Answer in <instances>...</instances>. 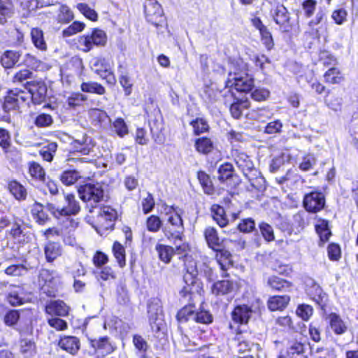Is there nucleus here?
<instances>
[{
	"label": "nucleus",
	"mask_w": 358,
	"mask_h": 358,
	"mask_svg": "<svg viewBox=\"0 0 358 358\" xmlns=\"http://www.w3.org/2000/svg\"><path fill=\"white\" fill-rule=\"evenodd\" d=\"M306 352L305 343L294 341L291 343L285 351H281L278 358H297Z\"/></svg>",
	"instance_id": "f704fd0d"
},
{
	"label": "nucleus",
	"mask_w": 358,
	"mask_h": 358,
	"mask_svg": "<svg viewBox=\"0 0 358 358\" xmlns=\"http://www.w3.org/2000/svg\"><path fill=\"white\" fill-rule=\"evenodd\" d=\"M229 65L234 77L249 74V64L240 57L230 59Z\"/></svg>",
	"instance_id": "49530a36"
},
{
	"label": "nucleus",
	"mask_w": 358,
	"mask_h": 358,
	"mask_svg": "<svg viewBox=\"0 0 358 358\" xmlns=\"http://www.w3.org/2000/svg\"><path fill=\"white\" fill-rule=\"evenodd\" d=\"M316 164V158L313 154H306L302 157L301 162L299 164V169L302 171H308L313 169Z\"/></svg>",
	"instance_id": "338daca9"
},
{
	"label": "nucleus",
	"mask_w": 358,
	"mask_h": 358,
	"mask_svg": "<svg viewBox=\"0 0 358 358\" xmlns=\"http://www.w3.org/2000/svg\"><path fill=\"white\" fill-rule=\"evenodd\" d=\"M108 42L106 32L100 27H94L90 31L77 38L78 49L83 52L87 53L94 48L105 47Z\"/></svg>",
	"instance_id": "7ed1b4c3"
},
{
	"label": "nucleus",
	"mask_w": 358,
	"mask_h": 358,
	"mask_svg": "<svg viewBox=\"0 0 358 358\" xmlns=\"http://www.w3.org/2000/svg\"><path fill=\"white\" fill-rule=\"evenodd\" d=\"M20 309H10L3 316V322L8 327H14L18 324Z\"/></svg>",
	"instance_id": "0e129e2a"
},
{
	"label": "nucleus",
	"mask_w": 358,
	"mask_h": 358,
	"mask_svg": "<svg viewBox=\"0 0 358 358\" xmlns=\"http://www.w3.org/2000/svg\"><path fill=\"white\" fill-rule=\"evenodd\" d=\"M185 226L182 215L178 208L166 205L164 207L162 233L167 240L176 243L182 241L185 238Z\"/></svg>",
	"instance_id": "f257e3e1"
},
{
	"label": "nucleus",
	"mask_w": 358,
	"mask_h": 358,
	"mask_svg": "<svg viewBox=\"0 0 358 358\" xmlns=\"http://www.w3.org/2000/svg\"><path fill=\"white\" fill-rule=\"evenodd\" d=\"M315 230L320 238V242L322 244L329 241L332 235L329 220L321 217L317 218Z\"/></svg>",
	"instance_id": "e433bc0d"
},
{
	"label": "nucleus",
	"mask_w": 358,
	"mask_h": 358,
	"mask_svg": "<svg viewBox=\"0 0 358 358\" xmlns=\"http://www.w3.org/2000/svg\"><path fill=\"white\" fill-rule=\"evenodd\" d=\"M196 178L205 194L214 195L215 194H219L215 185H214L213 178L205 171L199 170L196 172Z\"/></svg>",
	"instance_id": "a878e982"
},
{
	"label": "nucleus",
	"mask_w": 358,
	"mask_h": 358,
	"mask_svg": "<svg viewBox=\"0 0 358 358\" xmlns=\"http://www.w3.org/2000/svg\"><path fill=\"white\" fill-rule=\"evenodd\" d=\"M189 124L192 127L194 136H199L203 134L208 133L210 127L208 120L203 117H197L192 119Z\"/></svg>",
	"instance_id": "a18cd8bd"
},
{
	"label": "nucleus",
	"mask_w": 358,
	"mask_h": 358,
	"mask_svg": "<svg viewBox=\"0 0 358 358\" xmlns=\"http://www.w3.org/2000/svg\"><path fill=\"white\" fill-rule=\"evenodd\" d=\"M15 13L14 0H0V24L7 23Z\"/></svg>",
	"instance_id": "ea45409f"
},
{
	"label": "nucleus",
	"mask_w": 358,
	"mask_h": 358,
	"mask_svg": "<svg viewBox=\"0 0 358 358\" xmlns=\"http://www.w3.org/2000/svg\"><path fill=\"white\" fill-rule=\"evenodd\" d=\"M155 250L159 259L165 264L171 262L174 257L173 247L164 243H157L155 245Z\"/></svg>",
	"instance_id": "c03bdc74"
},
{
	"label": "nucleus",
	"mask_w": 358,
	"mask_h": 358,
	"mask_svg": "<svg viewBox=\"0 0 358 358\" xmlns=\"http://www.w3.org/2000/svg\"><path fill=\"white\" fill-rule=\"evenodd\" d=\"M29 105V97L23 90H8L3 97V109L6 112L18 110Z\"/></svg>",
	"instance_id": "6e6552de"
},
{
	"label": "nucleus",
	"mask_w": 358,
	"mask_h": 358,
	"mask_svg": "<svg viewBox=\"0 0 358 358\" xmlns=\"http://www.w3.org/2000/svg\"><path fill=\"white\" fill-rule=\"evenodd\" d=\"M27 172L34 181L39 182H45V170L38 162L35 161L29 162L27 163Z\"/></svg>",
	"instance_id": "4c0bfd02"
},
{
	"label": "nucleus",
	"mask_w": 358,
	"mask_h": 358,
	"mask_svg": "<svg viewBox=\"0 0 358 358\" xmlns=\"http://www.w3.org/2000/svg\"><path fill=\"white\" fill-rule=\"evenodd\" d=\"M30 37L34 46L41 51H45L48 45L45 39L44 32L39 27H33L30 30Z\"/></svg>",
	"instance_id": "79ce46f5"
},
{
	"label": "nucleus",
	"mask_w": 358,
	"mask_h": 358,
	"mask_svg": "<svg viewBox=\"0 0 358 358\" xmlns=\"http://www.w3.org/2000/svg\"><path fill=\"white\" fill-rule=\"evenodd\" d=\"M80 90L83 92L99 96L104 95L106 93V87L101 83L96 81L83 82L80 85Z\"/></svg>",
	"instance_id": "09e8293b"
},
{
	"label": "nucleus",
	"mask_w": 358,
	"mask_h": 358,
	"mask_svg": "<svg viewBox=\"0 0 358 358\" xmlns=\"http://www.w3.org/2000/svg\"><path fill=\"white\" fill-rule=\"evenodd\" d=\"M259 229L263 238L267 242H272L275 240L274 231L271 225L266 222H261L259 224Z\"/></svg>",
	"instance_id": "052dcab7"
},
{
	"label": "nucleus",
	"mask_w": 358,
	"mask_h": 358,
	"mask_svg": "<svg viewBox=\"0 0 358 358\" xmlns=\"http://www.w3.org/2000/svg\"><path fill=\"white\" fill-rule=\"evenodd\" d=\"M252 306L245 303L235 305L231 312V318L234 324L238 327L248 325L252 317Z\"/></svg>",
	"instance_id": "f3484780"
},
{
	"label": "nucleus",
	"mask_w": 358,
	"mask_h": 358,
	"mask_svg": "<svg viewBox=\"0 0 358 358\" xmlns=\"http://www.w3.org/2000/svg\"><path fill=\"white\" fill-rule=\"evenodd\" d=\"M76 8L87 19L92 22H96L98 20V13L95 10L91 8L88 4L85 3H78L76 5Z\"/></svg>",
	"instance_id": "bf43d9fd"
},
{
	"label": "nucleus",
	"mask_w": 358,
	"mask_h": 358,
	"mask_svg": "<svg viewBox=\"0 0 358 358\" xmlns=\"http://www.w3.org/2000/svg\"><path fill=\"white\" fill-rule=\"evenodd\" d=\"M144 13L147 21L156 28L166 26V20L162 7L156 0L145 1L144 3Z\"/></svg>",
	"instance_id": "1a4fd4ad"
},
{
	"label": "nucleus",
	"mask_w": 358,
	"mask_h": 358,
	"mask_svg": "<svg viewBox=\"0 0 358 358\" xmlns=\"http://www.w3.org/2000/svg\"><path fill=\"white\" fill-rule=\"evenodd\" d=\"M19 351L24 358H31L37 354L36 343L32 339L20 338Z\"/></svg>",
	"instance_id": "37998d69"
},
{
	"label": "nucleus",
	"mask_w": 358,
	"mask_h": 358,
	"mask_svg": "<svg viewBox=\"0 0 358 358\" xmlns=\"http://www.w3.org/2000/svg\"><path fill=\"white\" fill-rule=\"evenodd\" d=\"M57 345L68 354L76 355L80 349V341L76 336L61 335L59 337Z\"/></svg>",
	"instance_id": "412c9836"
},
{
	"label": "nucleus",
	"mask_w": 358,
	"mask_h": 358,
	"mask_svg": "<svg viewBox=\"0 0 358 358\" xmlns=\"http://www.w3.org/2000/svg\"><path fill=\"white\" fill-rule=\"evenodd\" d=\"M88 342L90 347L95 352L100 353L104 356L112 354L116 350V347L111 338L107 335L99 336V338H89Z\"/></svg>",
	"instance_id": "a211bd4d"
},
{
	"label": "nucleus",
	"mask_w": 358,
	"mask_h": 358,
	"mask_svg": "<svg viewBox=\"0 0 358 358\" xmlns=\"http://www.w3.org/2000/svg\"><path fill=\"white\" fill-rule=\"evenodd\" d=\"M235 282L231 280L222 279L217 280L212 285L211 292L216 296H224L234 292Z\"/></svg>",
	"instance_id": "cd10ccee"
},
{
	"label": "nucleus",
	"mask_w": 358,
	"mask_h": 358,
	"mask_svg": "<svg viewBox=\"0 0 358 358\" xmlns=\"http://www.w3.org/2000/svg\"><path fill=\"white\" fill-rule=\"evenodd\" d=\"M324 83L328 85L340 86L345 80V74L338 66H331L327 69L323 73Z\"/></svg>",
	"instance_id": "b1692460"
},
{
	"label": "nucleus",
	"mask_w": 358,
	"mask_h": 358,
	"mask_svg": "<svg viewBox=\"0 0 358 358\" xmlns=\"http://www.w3.org/2000/svg\"><path fill=\"white\" fill-rule=\"evenodd\" d=\"M115 218V210L110 206H104L97 216V229L102 231L112 229Z\"/></svg>",
	"instance_id": "5701e85b"
},
{
	"label": "nucleus",
	"mask_w": 358,
	"mask_h": 358,
	"mask_svg": "<svg viewBox=\"0 0 358 358\" xmlns=\"http://www.w3.org/2000/svg\"><path fill=\"white\" fill-rule=\"evenodd\" d=\"M45 260L48 263H52L62 256L63 249L62 245L57 241H49L43 248Z\"/></svg>",
	"instance_id": "72a5a7b5"
},
{
	"label": "nucleus",
	"mask_w": 358,
	"mask_h": 358,
	"mask_svg": "<svg viewBox=\"0 0 358 358\" xmlns=\"http://www.w3.org/2000/svg\"><path fill=\"white\" fill-rule=\"evenodd\" d=\"M24 87L30 94V99L34 105H40L45 102L48 88L43 80L27 81Z\"/></svg>",
	"instance_id": "2eb2a0df"
},
{
	"label": "nucleus",
	"mask_w": 358,
	"mask_h": 358,
	"mask_svg": "<svg viewBox=\"0 0 358 358\" xmlns=\"http://www.w3.org/2000/svg\"><path fill=\"white\" fill-rule=\"evenodd\" d=\"M184 306H182L176 313V318L178 323H186L191 317L195 315V305L194 302H186Z\"/></svg>",
	"instance_id": "de8ad7c7"
},
{
	"label": "nucleus",
	"mask_w": 358,
	"mask_h": 358,
	"mask_svg": "<svg viewBox=\"0 0 358 358\" xmlns=\"http://www.w3.org/2000/svg\"><path fill=\"white\" fill-rule=\"evenodd\" d=\"M271 13L273 20L278 25L282 32L289 33L292 31L294 26L291 21L290 14L282 3H278Z\"/></svg>",
	"instance_id": "4468645a"
},
{
	"label": "nucleus",
	"mask_w": 358,
	"mask_h": 358,
	"mask_svg": "<svg viewBox=\"0 0 358 358\" xmlns=\"http://www.w3.org/2000/svg\"><path fill=\"white\" fill-rule=\"evenodd\" d=\"M194 147L200 155H208L215 148L213 140L207 136H203L194 139Z\"/></svg>",
	"instance_id": "473e14b6"
},
{
	"label": "nucleus",
	"mask_w": 358,
	"mask_h": 358,
	"mask_svg": "<svg viewBox=\"0 0 358 358\" xmlns=\"http://www.w3.org/2000/svg\"><path fill=\"white\" fill-rule=\"evenodd\" d=\"M31 215L35 222L44 226L51 221V217L45 210V207L41 203L35 201L31 207Z\"/></svg>",
	"instance_id": "bb28decb"
},
{
	"label": "nucleus",
	"mask_w": 358,
	"mask_h": 358,
	"mask_svg": "<svg viewBox=\"0 0 358 358\" xmlns=\"http://www.w3.org/2000/svg\"><path fill=\"white\" fill-rule=\"evenodd\" d=\"M203 236L208 247L211 250L223 245L224 240L220 238L218 232L214 227H206L203 231Z\"/></svg>",
	"instance_id": "c9c22d12"
},
{
	"label": "nucleus",
	"mask_w": 358,
	"mask_h": 358,
	"mask_svg": "<svg viewBox=\"0 0 358 358\" xmlns=\"http://www.w3.org/2000/svg\"><path fill=\"white\" fill-rule=\"evenodd\" d=\"M268 286L273 291L287 292L293 287L292 282L277 275H271L267 280Z\"/></svg>",
	"instance_id": "58836bf2"
},
{
	"label": "nucleus",
	"mask_w": 358,
	"mask_h": 358,
	"mask_svg": "<svg viewBox=\"0 0 358 358\" xmlns=\"http://www.w3.org/2000/svg\"><path fill=\"white\" fill-rule=\"evenodd\" d=\"M87 100V97L80 92L71 93L66 99L68 108L76 109L83 106V103Z\"/></svg>",
	"instance_id": "4d7b16f0"
},
{
	"label": "nucleus",
	"mask_w": 358,
	"mask_h": 358,
	"mask_svg": "<svg viewBox=\"0 0 358 358\" xmlns=\"http://www.w3.org/2000/svg\"><path fill=\"white\" fill-rule=\"evenodd\" d=\"M194 320L196 323L210 324L213 322V317L210 311L203 309H199L195 312Z\"/></svg>",
	"instance_id": "e2e57ef3"
},
{
	"label": "nucleus",
	"mask_w": 358,
	"mask_h": 358,
	"mask_svg": "<svg viewBox=\"0 0 358 358\" xmlns=\"http://www.w3.org/2000/svg\"><path fill=\"white\" fill-rule=\"evenodd\" d=\"M6 189L18 201H25L27 198V188L16 179L9 180L7 182Z\"/></svg>",
	"instance_id": "7c9ffc66"
},
{
	"label": "nucleus",
	"mask_w": 358,
	"mask_h": 358,
	"mask_svg": "<svg viewBox=\"0 0 358 358\" xmlns=\"http://www.w3.org/2000/svg\"><path fill=\"white\" fill-rule=\"evenodd\" d=\"M73 19L74 14L70 8L66 4L61 5L57 14L58 22L62 24H68Z\"/></svg>",
	"instance_id": "13d9d810"
},
{
	"label": "nucleus",
	"mask_w": 358,
	"mask_h": 358,
	"mask_svg": "<svg viewBox=\"0 0 358 358\" xmlns=\"http://www.w3.org/2000/svg\"><path fill=\"white\" fill-rule=\"evenodd\" d=\"M85 27L86 25L83 22L73 21L70 25L62 30V35L64 38L72 36L82 32Z\"/></svg>",
	"instance_id": "5fc2aeb1"
},
{
	"label": "nucleus",
	"mask_w": 358,
	"mask_h": 358,
	"mask_svg": "<svg viewBox=\"0 0 358 358\" xmlns=\"http://www.w3.org/2000/svg\"><path fill=\"white\" fill-rule=\"evenodd\" d=\"M66 204L61 208H57L55 211L53 210L55 207L52 204H48L49 210L52 212L53 215L58 218L59 216L70 217L76 215L80 211L79 202L76 200V196L73 193H66L64 196Z\"/></svg>",
	"instance_id": "ddd939ff"
},
{
	"label": "nucleus",
	"mask_w": 358,
	"mask_h": 358,
	"mask_svg": "<svg viewBox=\"0 0 358 358\" xmlns=\"http://www.w3.org/2000/svg\"><path fill=\"white\" fill-rule=\"evenodd\" d=\"M59 179L63 185L70 186L81 179V176L76 169H66L62 171Z\"/></svg>",
	"instance_id": "8fccbe9b"
},
{
	"label": "nucleus",
	"mask_w": 358,
	"mask_h": 358,
	"mask_svg": "<svg viewBox=\"0 0 358 358\" xmlns=\"http://www.w3.org/2000/svg\"><path fill=\"white\" fill-rule=\"evenodd\" d=\"M60 237L64 244L73 245L76 243L74 232L78 226V222L73 218L66 217L58 222Z\"/></svg>",
	"instance_id": "dca6fc26"
},
{
	"label": "nucleus",
	"mask_w": 358,
	"mask_h": 358,
	"mask_svg": "<svg viewBox=\"0 0 358 358\" xmlns=\"http://www.w3.org/2000/svg\"><path fill=\"white\" fill-rule=\"evenodd\" d=\"M80 199L96 206L105 199V191L102 182H86L80 185L78 189Z\"/></svg>",
	"instance_id": "423d86ee"
},
{
	"label": "nucleus",
	"mask_w": 358,
	"mask_h": 358,
	"mask_svg": "<svg viewBox=\"0 0 358 358\" xmlns=\"http://www.w3.org/2000/svg\"><path fill=\"white\" fill-rule=\"evenodd\" d=\"M217 179L220 183L226 184L231 189L236 188L241 182V179L234 165L229 162H225L218 166Z\"/></svg>",
	"instance_id": "9b49d317"
},
{
	"label": "nucleus",
	"mask_w": 358,
	"mask_h": 358,
	"mask_svg": "<svg viewBox=\"0 0 358 358\" xmlns=\"http://www.w3.org/2000/svg\"><path fill=\"white\" fill-rule=\"evenodd\" d=\"M325 320L327 322V327L336 335L341 336L348 331V327L340 315L335 312L327 314Z\"/></svg>",
	"instance_id": "4be33fe9"
},
{
	"label": "nucleus",
	"mask_w": 358,
	"mask_h": 358,
	"mask_svg": "<svg viewBox=\"0 0 358 358\" xmlns=\"http://www.w3.org/2000/svg\"><path fill=\"white\" fill-rule=\"evenodd\" d=\"M230 154L237 167L248 180L252 181L253 178L257 177V173H259L255 168L251 157L246 152L241 149L233 148Z\"/></svg>",
	"instance_id": "0eeeda50"
},
{
	"label": "nucleus",
	"mask_w": 358,
	"mask_h": 358,
	"mask_svg": "<svg viewBox=\"0 0 358 358\" xmlns=\"http://www.w3.org/2000/svg\"><path fill=\"white\" fill-rule=\"evenodd\" d=\"M210 213L213 220L220 227L223 228L229 224L225 209L220 204H213L210 207Z\"/></svg>",
	"instance_id": "a19ab883"
},
{
	"label": "nucleus",
	"mask_w": 358,
	"mask_h": 358,
	"mask_svg": "<svg viewBox=\"0 0 358 358\" xmlns=\"http://www.w3.org/2000/svg\"><path fill=\"white\" fill-rule=\"evenodd\" d=\"M311 90L317 96H322L324 103L330 109L338 111L341 109L343 99L319 79L308 81Z\"/></svg>",
	"instance_id": "20e7f679"
},
{
	"label": "nucleus",
	"mask_w": 358,
	"mask_h": 358,
	"mask_svg": "<svg viewBox=\"0 0 358 358\" xmlns=\"http://www.w3.org/2000/svg\"><path fill=\"white\" fill-rule=\"evenodd\" d=\"M296 314L303 320L307 322L313 314V308L310 305L301 303L298 305Z\"/></svg>",
	"instance_id": "69168bd1"
},
{
	"label": "nucleus",
	"mask_w": 358,
	"mask_h": 358,
	"mask_svg": "<svg viewBox=\"0 0 358 358\" xmlns=\"http://www.w3.org/2000/svg\"><path fill=\"white\" fill-rule=\"evenodd\" d=\"M252 26L259 31L260 39L268 51L273 49L275 43L269 29L263 23L259 17L251 19Z\"/></svg>",
	"instance_id": "6ab92c4d"
},
{
	"label": "nucleus",
	"mask_w": 358,
	"mask_h": 358,
	"mask_svg": "<svg viewBox=\"0 0 358 358\" xmlns=\"http://www.w3.org/2000/svg\"><path fill=\"white\" fill-rule=\"evenodd\" d=\"M90 69L94 74L105 81L106 85L113 88L117 84V78L113 64L102 56L94 57L90 62Z\"/></svg>",
	"instance_id": "39448f33"
},
{
	"label": "nucleus",
	"mask_w": 358,
	"mask_h": 358,
	"mask_svg": "<svg viewBox=\"0 0 358 358\" xmlns=\"http://www.w3.org/2000/svg\"><path fill=\"white\" fill-rule=\"evenodd\" d=\"M113 127L115 129L116 134L120 138H124L129 134V128L122 117H117L113 122Z\"/></svg>",
	"instance_id": "680f3d73"
},
{
	"label": "nucleus",
	"mask_w": 358,
	"mask_h": 358,
	"mask_svg": "<svg viewBox=\"0 0 358 358\" xmlns=\"http://www.w3.org/2000/svg\"><path fill=\"white\" fill-rule=\"evenodd\" d=\"M69 307L62 300L50 301L45 307V312L50 315L66 317L69 313Z\"/></svg>",
	"instance_id": "c756f323"
},
{
	"label": "nucleus",
	"mask_w": 358,
	"mask_h": 358,
	"mask_svg": "<svg viewBox=\"0 0 358 358\" xmlns=\"http://www.w3.org/2000/svg\"><path fill=\"white\" fill-rule=\"evenodd\" d=\"M20 57L18 52L8 50L0 57V61L5 69H11L18 62Z\"/></svg>",
	"instance_id": "3c124183"
},
{
	"label": "nucleus",
	"mask_w": 358,
	"mask_h": 358,
	"mask_svg": "<svg viewBox=\"0 0 358 358\" xmlns=\"http://www.w3.org/2000/svg\"><path fill=\"white\" fill-rule=\"evenodd\" d=\"M55 271L48 268H41L38 274V281L42 283L41 289L48 297H55L57 289L50 285L55 281Z\"/></svg>",
	"instance_id": "aec40b11"
},
{
	"label": "nucleus",
	"mask_w": 358,
	"mask_h": 358,
	"mask_svg": "<svg viewBox=\"0 0 358 358\" xmlns=\"http://www.w3.org/2000/svg\"><path fill=\"white\" fill-rule=\"evenodd\" d=\"M20 320L18 322V331L22 334L24 331L32 332L33 320L34 317V309L31 308H20L19 312Z\"/></svg>",
	"instance_id": "393cba45"
},
{
	"label": "nucleus",
	"mask_w": 358,
	"mask_h": 358,
	"mask_svg": "<svg viewBox=\"0 0 358 358\" xmlns=\"http://www.w3.org/2000/svg\"><path fill=\"white\" fill-rule=\"evenodd\" d=\"M233 87L238 92H250L255 87V80L249 74L234 78Z\"/></svg>",
	"instance_id": "2f4dec72"
},
{
	"label": "nucleus",
	"mask_w": 358,
	"mask_h": 358,
	"mask_svg": "<svg viewBox=\"0 0 358 358\" xmlns=\"http://www.w3.org/2000/svg\"><path fill=\"white\" fill-rule=\"evenodd\" d=\"M255 222L251 217L244 218L241 220L237 228L238 229L245 234L252 233L255 230Z\"/></svg>",
	"instance_id": "774afa93"
},
{
	"label": "nucleus",
	"mask_w": 358,
	"mask_h": 358,
	"mask_svg": "<svg viewBox=\"0 0 358 358\" xmlns=\"http://www.w3.org/2000/svg\"><path fill=\"white\" fill-rule=\"evenodd\" d=\"M303 206L306 212L317 213L326 206V196L324 192L315 189L303 196Z\"/></svg>",
	"instance_id": "9d476101"
},
{
	"label": "nucleus",
	"mask_w": 358,
	"mask_h": 358,
	"mask_svg": "<svg viewBox=\"0 0 358 358\" xmlns=\"http://www.w3.org/2000/svg\"><path fill=\"white\" fill-rule=\"evenodd\" d=\"M185 285L179 291L180 299L183 302L196 303L198 297L204 294L203 283L196 273L187 271L183 275Z\"/></svg>",
	"instance_id": "f03ea898"
},
{
	"label": "nucleus",
	"mask_w": 358,
	"mask_h": 358,
	"mask_svg": "<svg viewBox=\"0 0 358 358\" xmlns=\"http://www.w3.org/2000/svg\"><path fill=\"white\" fill-rule=\"evenodd\" d=\"M291 300L289 295H273L268 297L266 305L271 312H282L287 308Z\"/></svg>",
	"instance_id": "c85d7f7f"
},
{
	"label": "nucleus",
	"mask_w": 358,
	"mask_h": 358,
	"mask_svg": "<svg viewBox=\"0 0 358 358\" xmlns=\"http://www.w3.org/2000/svg\"><path fill=\"white\" fill-rule=\"evenodd\" d=\"M318 61L323 67L327 69L331 68V66H337L338 64L337 57L326 50L320 51Z\"/></svg>",
	"instance_id": "864d4df0"
},
{
	"label": "nucleus",
	"mask_w": 358,
	"mask_h": 358,
	"mask_svg": "<svg viewBox=\"0 0 358 358\" xmlns=\"http://www.w3.org/2000/svg\"><path fill=\"white\" fill-rule=\"evenodd\" d=\"M145 226L148 231L157 233L162 230L163 220L157 215H151L146 218Z\"/></svg>",
	"instance_id": "6e6d98bb"
},
{
	"label": "nucleus",
	"mask_w": 358,
	"mask_h": 358,
	"mask_svg": "<svg viewBox=\"0 0 358 358\" xmlns=\"http://www.w3.org/2000/svg\"><path fill=\"white\" fill-rule=\"evenodd\" d=\"M112 252L120 267L126 266V250L124 247L117 241H114L112 246Z\"/></svg>",
	"instance_id": "603ef678"
},
{
	"label": "nucleus",
	"mask_w": 358,
	"mask_h": 358,
	"mask_svg": "<svg viewBox=\"0 0 358 358\" xmlns=\"http://www.w3.org/2000/svg\"><path fill=\"white\" fill-rule=\"evenodd\" d=\"M213 251L215 253L214 259L222 271V278H229L230 274L228 273V270L234 266L232 254L226 248L224 244L213 249Z\"/></svg>",
	"instance_id": "f8f14e48"
}]
</instances>
